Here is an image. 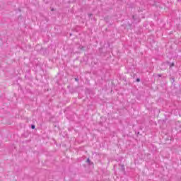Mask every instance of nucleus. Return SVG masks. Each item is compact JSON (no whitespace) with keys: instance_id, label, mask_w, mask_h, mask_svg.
Segmentation results:
<instances>
[{"instance_id":"f257e3e1","label":"nucleus","mask_w":181,"mask_h":181,"mask_svg":"<svg viewBox=\"0 0 181 181\" xmlns=\"http://www.w3.org/2000/svg\"><path fill=\"white\" fill-rule=\"evenodd\" d=\"M132 19H133V23L134 22V23H138V22H139V18L135 15L132 16Z\"/></svg>"},{"instance_id":"f03ea898","label":"nucleus","mask_w":181,"mask_h":181,"mask_svg":"<svg viewBox=\"0 0 181 181\" xmlns=\"http://www.w3.org/2000/svg\"><path fill=\"white\" fill-rule=\"evenodd\" d=\"M86 163H88V166H94V163L90 160V158H87Z\"/></svg>"},{"instance_id":"7ed1b4c3","label":"nucleus","mask_w":181,"mask_h":181,"mask_svg":"<svg viewBox=\"0 0 181 181\" xmlns=\"http://www.w3.org/2000/svg\"><path fill=\"white\" fill-rule=\"evenodd\" d=\"M166 64H168L170 66V68L174 67L175 66V62L170 63L169 61H166Z\"/></svg>"},{"instance_id":"20e7f679","label":"nucleus","mask_w":181,"mask_h":181,"mask_svg":"<svg viewBox=\"0 0 181 181\" xmlns=\"http://www.w3.org/2000/svg\"><path fill=\"white\" fill-rule=\"evenodd\" d=\"M119 166H121V170H122V172H123L124 173H125V165H124V164H122V165L119 164Z\"/></svg>"},{"instance_id":"39448f33","label":"nucleus","mask_w":181,"mask_h":181,"mask_svg":"<svg viewBox=\"0 0 181 181\" xmlns=\"http://www.w3.org/2000/svg\"><path fill=\"white\" fill-rule=\"evenodd\" d=\"M170 80L171 81V83L173 86H176V83H175V77H170Z\"/></svg>"},{"instance_id":"423d86ee","label":"nucleus","mask_w":181,"mask_h":181,"mask_svg":"<svg viewBox=\"0 0 181 181\" xmlns=\"http://www.w3.org/2000/svg\"><path fill=\"white\" fill-rule=\"evenodd\" d=\"M78 49H80L81 50H85L86 47L82 46V45H80V46L78 47Z\"/></svg>"},{"instance_id":"0eeeda50","label":"nucleus","mask_w":181,"mask_h":181,"mask_svg":"<svg viewBox=\"0 0 181 181\" xmlns=\"http://www.w3.org/2000/svg\"><path fill=\"white\" fill-rule=\"evenodd\" d=\"M31 129H36V126L35 124H31Z\"/></svg>"},{"instance_id":"6e6552de","label":"nucleus","mask_w":181,"mask_h":181,"mask_svg":"<svg viewBox=\"0 0 181 181\" xmlns=\"http://www.w3.org/2000/svg\"><path fill=\"white\" fill-rule=\"evenodd\" d=\"M136 83H139V81H141V78H137L136 79Z\"/></svg>"},{"instance_id":"1a4fd4ad","label":"nucleus","mask_w":181,"mask_h":181,"mask_svg":"<svg viewBox=\"0 0 181 181\" xmlns=\"http://www.w3.org/2000/svg\"><path fill=\"white\" fill-rule=\"evenodd\" d=\"M69 91H70V93H74V89L71 88L69 90Z\"/></svg>"},{"instance_id":"9d476101","label":"nucleus","mask_w":181,"mask_h":181,"mask_svg":"<svg viewBox=\"0 0 181 181\" xmlns=\"http://www.w3.org/2000/svg\"><path fill=\"white\" fill-rule=\"evenodd\" d=\"M88 18H91V16H93V13L88 14Z\"/></svg>"},{"instance_id":"9b49d317","label":"nucleus","mask_w":181,"mask_h":181,"mask_svg":"<svg viewBox=\"0 0 181 181\" xmlns=\"http://www.w3.org/2000/svg\"><path fill=\"white\" fill-rule=\"evenodd\" d=\"M157 76H158V77H162V74H158Z\"/></svg>"},{"instance_id":"f8f14e48","label":"nucleus","mask_w":181,"mask_h":181,"mask_svg":"<svg viewBox=\"0 0 181 181\" xmlns=\"http://www.w3.org/2000/svg\"><path fill=\"white\" fill-rule=\"evenodd\" d=\"M75 81H78V78H75Z\"/></svg>"},{"instance_id":"ddd939ff","label":"nucleus","mask_w":181,"mask_h":181,"mask_svg":"<svg viewBox=\"0 0 181 181\" xmlns=\"http://www.w3.org/2000/svg\"><path fill=\"white\" fill-rule=\"evenodd\" d=\"M136 135H139V132H136Z\"/></svg>"},{"instance_id":"4468645a","label":"nucleus","mask_w":181,"mask_h":181,"mask_svg":"<svg viewBox=\"0 0 181 181\" xmlns=\"http://www.w3.org/2000/svg\"><path fill=\"white\" fill-rule=\"evenodd\" d=\"M51 11H54V8H52Z\"/></svg>"},{"instance_id":"2eb2a0df","label":"nucleus","mask_w":181,"mask_h":181,"mask_svg":"<svg viewBox=\"0 0 181 181\" xmlns=\"http://www.w3.org/2000/svg\"><path fill=\"white\" fill-rule=\"evenodd\" d=\"M68 88H70V86H68Z\"/></svg>"}]
</instances>
